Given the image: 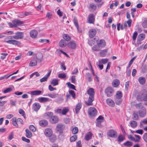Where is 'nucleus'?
Wrapping results in <instances>:
<instances>
[{"mask_svg": "<svg viewBox=\"0 0 147 147\" xmlns=\"http://www.w3.org/2000/svg\"><path fill=\"white\" fill-rule=\"evenodd\" d=\"M16 35H13V36H10L8 37L5 38L4 40L5 42L8 44H12L15 45H20L21 43L18 41L15 40H7L8 39H12V37L16 39H21L24 37L23 34L22 32H17L15 33Z\"/></svg>", "mask_w": 147, "mask_h": 147, "instance_id": "1", "label": "nucleus"}, {"mask_svg": "<svg viewBox=\"0 0 147 147\" xmlns=\"http://www.w3.org/2000/svg\"><path fill=\"white\" fill-rule=\"evenodd\" d=\"M137 100L139 101H147V92L145 89L143 90L137 96Z\"/></svg>", "mask_w": 147, "mask_h": 147, "instance_id": "2", "label": "nucleus"}, {"mask_svg": "<svg viewBox=\"0 0 147 147\" xmlns=\"http://www.w3.org/2000/svg\"><path fill=\"white\" fill-rule=\"evenodd\" d=\"M65 128V126L64 125L61 123H59L57 125L56 128V131L57 133L61 134L63 133V130Z\"/></svg>", "mask_w": 147, "mask_h": 147, "instance_id": "3", "label": "nucleus"}, {"mask_svg": "<svg viewBox=\"0 0 147 147\" xmlns=\"http://www.w3.org/2000/svg\"><path fill=\"white\" fill-rule=\"evenodd\" d=\"M88 114L90 116H94L96 115L97 111L94 108L90 107L88 110Z\"/></svg>", "mask_w": 147, "mask_h": 147, "instance_id": "4", "label": "nucleus"}, {"mask_svg": "<svg viewBox=\"0 0 147 147\" xmlns=\"http://www.w3.org/2000/svg\"><path fill=\"white\" fill-rule=\"evenodd\" d=\"M105 93L107 94L108 97H109L113 95V90L112 88L108 87L105 89Z\"/></svg>", "mask_w": 147, "mask_h": 147, "instance_id": "5", "label": "nucleus"}, {"mask_svg": "<svg viewBox=\"0 0 147 147\" xmlns=\"http://www.w3.org/2000/svg\"><path fill=\"white\" fill-rule=\"evenodd\" d=\"M138 113L140 117H143L145 116L146 114V111L144 107H142L141 109L138 111Z\"/></svg>", "mask_w": 147, "mask_h": 147, "instance_id": "6", "label": "nucleus"}, {"mask_svg": "<svg viewBox=\"0 0 147 147\" xmlns=\"http://www.w3.org/2000/svg\"><path fill=\"white\" fill-rule=\"evenodd\" d=\"M97 45L99 47H104L106 45L105 41L103 39H100L97 41Z\"/></svg>", "mask_w": 147, "mask_h": 147, "instance_id": "7", "label": "nucleus"}, {"mask_svg": "<svg viewBox=\"0 0 147 147\" xmlns=\"http://www.w3.org/2000/svg\"><path fill=\"white\" fill-rule=\"evenodd\" d=\"M94 100V96H89L88 100L85 102V104L88 106L92 105V102Z\"/></svg>", "mask_w": 147, "mask_h": 147, "instance_id": "8", "label": "nucleus"}, {"mask_svg": "<svg viewBox=\"0 0 147 147\" xmlns=\"http://www.w3.org/2000/svg\"><path fill=\"white\" fill-rule=\"evenodd\" d=\"M67 45L71 49H74L76 48L77 44L74 41H71L68 43Z\"/></svg>", "mask_w": 147, "mask_h": 147, "instance_id": "9", "label": "nucleus"}, {"mask_svg": "<svg viewBox=\"0 0 147 147\" xmlns=\"http://www.w3.org/2000/svg\"><path fill=\"white\" fill-rule=\"evenodd\" d=\"M44 134L47 137H50L52 135L53 131L51 129L47 128L45 130Z\"/></svg>", "mask_w": 147, "mask_h": 147, "instance_id": "10", "label": "nucleus"}, {"mask_svg": "<svg viewBox=\"0 0 147 147\" xmlns=\"http://www.w3.org/2000/svg\"><path fill=\"white\" fill-rule=\"evenodd\" d=\"M108 135L111 137L116 138L117 136V132L113 130H111L109 131Z\"/></svg>", "mask_w": 147, "mask_h": 147, "instance_id": "11", "label": "nucleus"}, {"mask_svg": "<svg viewBox=\"0 0 147 147\" xmlns=\"http://www.w3.org/2000/svg\"><path fill=\"white\" fill-rule=\"evenodd\" d=\"M88 22L90 24H93L94 23L95 18L93 14H89L88 18Z\"/></svg>", "mask_w": 147, "mask_h": 147, "instance_id": "12", "label": "nucleus"}, {"mask_svg": "<svg viewBox=\"0 0 147 147\" xmlns=\"http://www.w3.org/2000/svg\"><path fill=\"white\" fill-rule=\"evenodd\" d=\"M12 23L14 24V27H16L18 26L23 24L24 22L19 20L16 19L12 21Z\"/></svg>", "mask_w": 147, "mask_h": 147, "instance_id": "13", "label": "nucleus"}, {"mask_svg": "<svg viewBox=\"0 0 147 147\" xmlns=\"http://www.w3.org/2000/svg\"><path fill=\"white\" fill-rule=\"evenodd\" d=\"M96 30L94 29L90 30L89 31V36L90 38H92L94 37L96 35Z\"/></svg>", "mask_w": 147, "mask_h": 147, "instance_id": "14", "label": "nucleus"}, {"mask_svg": "<svg viewBox=\"0 0 147 147\" xmlns=\"http://www.w3.org/2000/svg\"><path fill=\"white\" fill-rule=\"evenodd\" d=\"M58 119L57 117L54 115L50 119V122L53 124H55L58 122Z\"/></svg>", "mask_w": 147, "mask_h": 147, "instance_id": "15", "label": "nucleus"}, {"mask_svg": "<svg viewBox=\"0 0 147 147\" xmlns=\"http://www.w3.org/2000/svg\"><path fill=\"white\" fill-rule=\"evenodd\" d=\"M51 72V70L49 71V72L45 75L40 80V81L41 82H45L47 81L48 78L50 76Z\"/></svg>", "mask_w": 147, "mask_h": 147, "instance_id": "16", "label": "nucleus"}, {"mask_svg": "<svg viewBox=\"0 0 147 147\" xmlns=\"http://www.w3.org/2000/svg\"><path fill=\"white\" fill-rule=\"evenodd\" d=\"M40 104L37 102H36L33 104L32 108L35 111H37L40 109Z\"/></svg>", "mask_w": 147, "mask_h": 147, "instance_id": "17", "label": "nucleus"}, {"mask_svg": "<svg viewBox=\"0 0 147 147\" xmlns=\"http://www.w3.org/2000/svg\"><path fill=\"white\" fill-rule=\"evenodd\" d=\"M38 101L41 103L47 102L51 100H50L47 97H41L38 98Z\"/></svg>", "mask_w": 147, "mask_h": 147, "instance_id": "18", "label": "nucleus"}, {"mask_svg": "<svg viewBox=\"0 0 147 147\" xmlns=\"http://www.w3.org/2000/svg\"><path fill=\"white\" fill-rule=\"evenodd\" d=\"M30 36L32 38H35L37 37L38 32L36 30H31L30 32Z\"/></svg>", "mask_w": 147, "mask_h": 147, "instance_id": "19", "label": "nucleus"}, {"mask_svg": "<svg viewBox=\"0 0 147 147\" xmlns=\"http://www.w3.org/2000/svg\"><path fill=\"white\" fill-rule=\"evenodd\" d=\"M92 136V134L91 132L87 133L85 136V139L86 141H88L91 139Z\"/></svg>", "mask_w": 147, "mask_h": 147, "instance_id": "20", "label": "nucleus"}, {"mask_svg": "<svg viewBox=\"0 0 147 147\" xmlns=\"http://www.w3.org/2000/svg\"><path fill=\"white\" fill-rule=\"evenodd\" d=\"M106 102L107 104L109 106L112 107H114L115 106L114 102L111 99L108 98L107 99Z\"/></svg>", "mask_w": 147, "mask_h": 147, "instance_id": "21", "label": "nucleus"}, {"mask_svg": "<svg viewBox=\"0 0 147 147\" xmlns=\"http://www.w3.org/2000/svg\"><path fill=\"white\" fill-rule=\"evenodd\" d=\"M39 124L41 126L45 127L48 125V122L46 120H42L39 121Z\"/></svg>", "mask_w": 147, "mask_h": 147, "instance_id": "22", "label": "nucleus"}, {"mask_svg": "<svg viewBox=\"0 0 147 147\" xmlns=\"http://www.w3.org/2000/svg\"><path fill=\"white\" fill-rule=\"evenodd\" d=\"M82 106L81 103H78L76 105L75 108V111L76 114H78L79 111L80 110Z\"/></svg>", "mask_w": 147, "mask_h": 147, "instance_id": "23", "label": "nucleus"}, {"mask_svg": "<svg viewBox=\"0 0 147 147\" xmlns=\"http://www.w3.org/2000/svg\"><path fill=\"white\" fill-rule=\"evenodd\" d=\"M87 93L89 96H94V89L92 88H91L88 90Z\"/></svg>", "mask_w": 147, "mask_h": 147, "instance_id": "24", "label": "nucleus"}, {"mask_svg": "<svg viewBox=\"0 0 147 147\" xmlns=\"http://www.w3.org/2000/svg\"><path fill=\"white\" fill-rule=\"evenodd\" d=\"M30 94L32 95H40L42 93V91L40 90H36L30 92Z\"/></svg>", "mask_w": 147, "mask_h": 147, "instance_id": "25", "label": "nucleus"}, {"mask_svg": "<svg viewBox=\"0 0 147 147\" xmlns=\"http://www.w3.org/2000/svg\"><path fill=\"white\" fill-rule=\"evenodd\" d=\"M132 118L133 119L135 120H137L138 119L139 116L137 112L136 111L133 112Z\"/></svg>", "mask_w": 147, "mask_h": 147, "instance_id": "26", "label": "nucleus"}, {"mask_svg": "<svg viewBox=\"0 0 147 147\" xmlns=\"http://www.w3.org/2000/svg\"><path fill=\"white\" fill-rule=\"evenodd\" d=\"M138 81L139 83L141 85H144L146 82V79L145 77L141 76L138 79Z\"/></svg>", "mask_w": 147, "mask_h": 147, "instance_id": "27", "label": "nucleus"}, {"mask_svg": "<svg viewBox=\"0 0 147 147\" xmlns=\"http://www.w3.org/2000/svg\"><path fill=\"white\" fill-rule=\"evenodd\" d=\"M25 131L26 132V136L27 138H30L32 136V133L28 129H26Z\"/></svg>", "mask_w": 147, "mask_h": 147, "instance_id": "28", "label": "nucleus"}, {"mask_svg": "<svg viewBox=\"0 0 147 147\" xmlns=\"http://www.w3.org/2000/svg\"><path fill=\"white\" fill-rule=\"evenodd\" d=\"M145 36V35L144 34H140L138 37V40L139 41H141L144 39Z\"/></svg>", "mask_w": 147, "mask_h": 147, "instance_id": "29", "label": "nucleus"}, {"mask_svg": "<svg viewBox=\"0 0 147 147\" xmlns=\"http://www.w3.org/2000/svg\"><path fill=\"white\" fill-rule=\"evenodd\" d=\"M53 113L52 112H48L45 114V117L47 119H50L53 116Z\"/></svg>", "mask_w": 147, "mask_h": 147, "instance_id": "30", "label": "nucleus"}, {"mask_svg": "<svg viewBox=\"0 0 147 147\" xmlns=\"http://www.w3.org/2000/svg\"><path fill=\"white\" fill-rule=\"evenodd\" d=\"M119 81L117 79L114 80L112 83V85L114 87H116L119 85Z\"/></svg>", "mask_w": 147, "mask_h": 147, "instance_id": "31", "label": "nucleus"}, {"mask_svg": "<svg viewBox=\"0 0 147 147\" xmlns=\"http://www.w3.org/2000/svg\"><path fill=\"white\" fill-rule=\"evenodd\" d=\"M59 45L61 47H65L66 46V44L65 40L63 39L61 40L59 43Z\"/></svg>", "mask_w": 147, "mask_h": 147, "instance_id": "32", "label": "nucleus"}, {"mask_svg": "<svg viewBox=\"0 0 147 147\" xmlns=\"http://www.w3.org/2000/svg\"><path fill=\"white\" fill-rule=\"evenodd\" d=\"M37 61L35 60H32L29 63V65L30 66H35L37 65Z\"/></svg>", "mask_w": 147, "mask_h": 147, "instance_id": "33", "label": "nucleus"}, {"mask_svg": "<svg viewBox=\"0 0 147 147\" xmlns=\"http://www.w3.org/2000/svg\"><path fill=\"white\" fill-rule=\"evenodd\" d=\"M51 84L53 86H55L58 84V81L57 79H53L51 81Z\"/></svg>", "mask_w": 147, "mask_h": 147, "instance_id": "34", "label": "nucleus"}, {"mask_svg": "<svg viewBox=\"0 0 147 147\" xmlns=\"http://www.w3.org/2000/svg\"><path fill=\"white\" fill-rule=\"evenodd\" d=\"M122 96V94L121 92L120 91H118L117 92L116 97L117 99H120Z\"/></svg>", "mask_w": 147, "mask_h": 147, "instance_id": "35", "label": "nucleus"}, {"mask_svg": "<svg viewBox=\"0 0 147 147\" xmlns=\"http://www.w3.org/2000/svg\"><path fill=\"white\" fill-rule=\"evenodd\" d=\"M130 125L132 127L135 128L137 126V123L135 121H130Z\"/></svg>", "mask_w": 147, "mask_h": 147, "instance_id": "36", "label": "nucleus"}, {"mask_svg": "<svg viewBox=\"0 0 147 147\" xmlns=\"http://www.w3.org/2000/svg\"><path fill=\"white\" fill-rule=\"evenodd\" d=\"M63 38L66 41H68L71 39V37L69 36L67 34H65L63 35Z\"/></svg>", "mask_w": 147, "mask_h": 147, "instance_id": "37", "label": "nucleus"}, {"mask_svg": "<svg viewBox=\"0 0 147 147\" xmlns=\"http://www.w3.org/2000/svg\"><path fill=\"white\" fill-rule=\"evenodd\" d=\"M74 23L76 26V27L78 31L79 32H81V30H79V25L78 24L77 20L75 18L74 19Z\"/></svg>", "mask_w": 147, "mask_h": 147, "instance_id": "38", "label": "nucleus"}, {"mask_svg": "<svg viewBox=\"0 0 147 147\" xmlns=\"http://www.w3.org/2000/svg\"><path fill=\"white\" fill-rule=\"evenodd\" d=\"M57 95L58 94L53 93L52 94H48L47 96L52 98H55L57 97Z\"/></svg>", "mask_w": 147, "mask_h": 147, "instance_id": "39", "label": "nucleus"}, {"mask_svg": "<svg viewBox=\"0 0 147 147\" xmlns=\"http://www.w3.org/2000/svg\"><path fill=\"white\" fill-rule=\"evenodd\" d=\"M86 76L88 78V81L89 82L91 81L92 80V78L91 74L89 73H87L86 74Z\"/></svg>", "mask_w": 147, "mask_h": 147, "instance_id": "40", "label": "nucleus"}, {"mask_svg": "<svg viewBox=\"0 0 147 147\" xmlns=\"http://www.w3.org/2000/svg\"><path fill=\"white\" fill-rule=\"evenodd\" d=\"M39 58H38L36 57V59L37 60V62L38 61V63L41 62L43 59V55L42 53H40L39 55Z\"/></svg>", "mask_w": 147, "mask_h": 147, "instance_id": "41", "label": "nucleus"}, {"mask_svg": "<svg viewBox=\"0 0 147 147\" xmlns=\"http://www.w3.org/2000/svg\"><path fill=\"white\" fill-rule=\"evenodd\" d=\"M69 111V109L67 108H63L62 110L61 113L63 115H65Z\"/></svg>", "mask_w": 147, "mask_h": 147, "instance_id": "42", "label": "nucleus"}, {"mask_svg": "<svg viewBox=\"0 0 147 147\" xmlns=\"http://www.w3.org/2000/svg\"><path fill=\"white\" fill-rule=\"evenodd\" d=\"M51 137L50 138V140L52 142H55L56 140L57 137L56 136L53 135L51 136Z\"/></svg>", "mask_w": 147, "mask_h": 147, "instance_id": "43", "label": "nucleus"}, {"mask_svg": "<svg viewBox=\"0 0 147 147\" xmlns=\"http://www.w3.org/2000/svg\"><path fill=\"white\" fill-rule=\"evenodd\" d=\"M125 139L124 136L122 135H119L118 137V142H121L123 141Z\"/></svg>", "mask_w": 147, "mask_h": 147, "instance_id": "44", "label": "nucleus"}, {"mask_svg": "<svg viewBox=\"0 0 147 147\" xmlns=\"http://www.w3.org/2000/svg\"><path fill=\"white\" fill-rule=\"evenodd\" d=\"M90 7L92 11H94L96 9V6L93 3H91L90 5Z\"/></svg>", "mask_w": 147, "mask_h": 147, "instance_id": "45", "label": "nucleus"}, {"mask_svg": "<svg viewBox=\"0 0 147 147\" xmlns=\"http://www.w3.org/2000/svg\"><path fill=\"white\" fill-rule=\"evenodd\" d=\"M107 50L106 49L102 51L100 53V55L102 57H104L106 55Z\"/></svg>", "mask_w": 147, "mask_h": 147, "instance_id": "46", "label": "nucleus"}, {"mask_svg": "<svg viewBox=\"0 0 147 147\" xmlns=\"http://www.w3.org/2000/svg\"><path fill=\"white\" fill-rule=\"evenodd\" d=\"M12 120L13 125L15 126L18 127V125L16 122V117H14L12 119Z\"/></svg>", "mask_w": 147, "mask_h": 147, "instance_id": "47", "label": "nucleus"}, {"mask_svg": "<svg viewBox=\"0 0 147 147\" xmlns=\"http://www.w3.org/2000/svg\"><path fill=\"white\" fill-rule=\"evenodd\" d=\"M58 76L60 78L64 79L66 77V75L65 73H63L59 74Z\"/></svg>", "mask_w": 147, "mask_h": 147, "instance_id": "48", "label": "nucleus"}, {"mask_svg": "<svg viewBox=\"0 0 147 147\" xmlns=\"http://www.w3.org/2000/svg\"><path fill=\"white\" fill-rule=\"evenodd\" d=\"M49 40L45 39H41L39 40V42L42 43H45V44L49 42Z\"/></svg>", "mask_w": 147, "mask_h": 147, "instance_id": "49", "label": "nucleus"}, {"mask_svg": "<svg viewBox=\"0 0 147 147\" xmlns=\"http://www.w3.org/2000/svg\"><path fill=\"white\" fill-rule=\"evenodd\" d=\"M76 77L75 76H72L70 79L71 82L74 84L76 83Z\"/></svg>", "mask_w": 147, "mask_h": 147, "instance_id": "50", "label": "nucleus"}, {"mask_svg": "<svg viewBox=\"0 0 147 147\" xmlns=\"http://www.w3.org/2000/svg\"><path fill=\"white\" fill-rule=\"evenodd\" d=\"M68 86H69L70 88L76 90L75 88V86L72 84H71L70 82H68L67 83Z\"/></svg>", "mask_w": 147, "mask_h": 147, "instance_id": "51", "label": "nucleus"}, {"mask_svg": "<svg viewBox=\"0 0 147 147\" xmlns=\"http://www.w3.org/2000/svg\"><path fill=\"white\" fill-rule=\"evenodd\" d=\"M119 2L117 1H115V3H112L110 7L111 9H112L114 5L117 7L118 4Z\"/></svg>", "mask_w": 147, "mask_h": 147, "instance_id": "52", "label": "nucleus"}, {"mask_svg": "<svg viewBox=\"0 0 147 147\" xmlns=\"http://www.w3.org/2000/svg\"><path fill=\"white\" fill-rule=\"evenodd\" d=\"M77 139V136L76 135H74L71 137L70 138V140L71 142H74Z\"/></svg>", "mask_w": 147, "mask_h": 147, "instance_id": "53", "label": "nucleus"}, {"mask_svg": "<svg viewBox=\"0 0 147 147\" xmlns=\"http://www.w3.org/2000/svg\"><path fill=\"white\" fill-rule=\"evenodd\" d=\"M104 120V117L101 115L99 116L98 117L97 119V122L100 121V122H102Z\"/></svg>", "mask_w": 147, "mask_h": 147, "instance_id": "54", "label": "nucleus"}, {"mask_svg": "<svg viewBox=\"0 0 147 147\" xmlns=\"http://www.w3.org/2000/svg\"><path fill=\"white\" fill-rule=\"evenodd\" d=\"M78 128L77 127H75L72 130V133L73 134H76L78 132Z\"/></svg>", "mask_w": 147, "mask_h": 147, "instance_id": "55", "label": "nucleus"}, {"mask_svg": "<svg viewBox=\"0 0 147 147\" xmlns=\"http://www.w3.org/2000/svg\"><path fill=\"white\" fill-rule=\"evenodd\" d=\"M98 47V46H97L96 45H95L93 47L92 49L95 51H100V49Z\"/></svg>", "mask_w": 147, "mask_h": 147, "instance_id": "56", "label": "nucleus"}, {"mask_svg": "<svg viewBox=\"0 0 147 147\" xmlns=\"http://www.w3.org/2000/svg\"><path fill=\"white\" fill-rule=\"evenodd\" d=\"M135 106L137 109H139L141 107H142V108L143 107L142 106V103H139L136 104L135 105Z\"/></svg>", "mask_w": 147, "mask_h": 147, "instance_id": "57", "label": "nucleus"}, {"mask_svg": "<svg viewBox=\"0 0 147 147\" xmlns=\"http://www.w3.org/2000/svg\"><path fill=\"white\" fill-rule=\"evenodd\" d=\"M29 129L32 131L35 132L36 131V129L34 126L32 125H30L29 127Z\"/></svg>", "mask_w": 147, "mask_h": 147, "instance_id": "58", "label": "nucleus"}, {"mask_svg": "<svg viewBox=\"0 0 147 147\" xmlns=\"http://www.w3.org/2000/svg\"><path fill=\"white\" fill-rule=\"evenodd\" d=\"M142 69L143 73H145L147 70V66L145 65H144L142 67Z\"/></svg>", "mask_w": 147, "mask_h": 147, "instance_id": "59", "label": "nucleus"}, {"mask_svg": "<svg viewBox=\"0 0 147 147\" xmlns=\"http://www.w3.org/2000/svg\"><path fill=\"white\" fill-rule=\"evenodd\" d=\"M115 101L116 104L119 105L121 103L122 100H121V99H118L116 98V99L115 100Z\"/></svg>", "mask_w": 147, "mask_h": 147, "instance_id": "60", "label": "nucleus"}, {"mask_svg": "<svg viewBox=\"0 0 147 147\" xmlns=\"http://www.w3.org/2000/svg\"><path fill=\"white\" fill-rule=\"evenodd\" d=\"M69 93L71 95L72 97L74 98L75 97V94L74 92L72 90H70L69 91Z\"/></svg>", "mask_w": 147, "mask_h": 147, "instance_id": "61", "label": "nucleus"}, {"mask_svg": "<svg viewBox=\"0 0 147 147\" xmlns=\"http://www.w3.org/2000/svg\"><path fill=\"white\" fill-rule=\"evenodd\" d=\"M132 143L131 142L127 141L124 143V145L125 146H131L132 145Z\"/></svg>", "mask_w": 147, "mask_h": 147, "instance_id": "62", "label": "nucleus"}, {"mask_svg": "<svg viewBox=\"0 0 147 147\" xmlns=\"http://www.w3.org/2000/svg\"><path fill=\"white\" fill-rule=\"evenodd\" d=\"M138 35L137 32L135 31L133 33L132 38L134 40H135L137 36Z\"/></svg>", "mask_w": 147, "mask_h": 147, "instance_id": "63", "label": "nucleus"}, {"mask_svg": "<svg viewBox=\"0 0 147 147\" xmlns=\"http://www.w3.org/2000/svg\"><path fill=\"white\" fill-rule=\"evenodd\" d=\"M142 25L144 28H147V20H144L142 24Z\"/></svg>", "mask_w": 147, "mask_h": 147, "instance_id": "64", "label": "nucleus"}]
</instances>
